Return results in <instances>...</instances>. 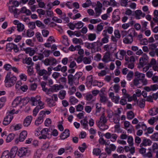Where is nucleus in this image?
I'll use <instances>...</instances> for the list:
<instances>
[{
  "mask_svg": "<svg viewBox=\"0 0 158 158\" xmlns=\"http://www.w3.org/2000/svg\"><path fill=\"white\" fill-rule=\"evenodd\" d=\"M135 78L132 81L133 84H131V87H133L134 86L140 87L139 85L140 84V81L142 83V85H145L148 83V80L145 78V75L144 74L140 73L138 71H136L135 73Z\"/></svg>",
  "mask_w": 158,
  "mask_h": 158,
  "instance_id": "f257e3e1",
  "label": "nucleus"
},
{
  "mask_svg": "<svg viewBox=\"0 0 158 158\" xmlns=\"http://www.w3.org/2000/svg\"><path fill=\"white\" fill-rule=\"evenodd\" d=\"M17 81V78L11 72H8L5 77V83L6 87H10L13 86Z\"/></svg>",
  "mask_w": 158,
  "mask_h": 158,
  "instance_id": "f03ea898",
  "label": "nucleus"
},
{
  "mask_svg": "<svg viewBox=\"0 0 158 158\" xmlns=\"http://www.w3.org/2000/svg\"><path fill=\"white\" fill-rule=\"evenodd\" d=\"M41 135L39 137L40 139H46L52 135V132L48 128H44L41 131Z\"/></svg>",
  "mask_w": 158,
  "mask_h": 158,
  "instance_id": "7ed1b4c3",
  "label": "nucleus"
},
{
  "mask_svg": "<svg viewBox=\"0 0 158 158\" xmlns=\"http://www.w3.org/2000/svg\"><path fill=\"white\" fill-rule=\"evenodd\" d=\"M30 154V151L26 148H21L18 151L17 155L20 157L28 156Z\"/></svg>",
  "mask_w": 158,
  "mask_h": 158,
  "instance_id": "20e7f679",
  "label": "nucleus"
},
{
  "mask_svg": "<svg viewBox=\"0 0 158 158\" xmlns=\"http://www.w3.org/2000/svg\"><path fill=\"white\" fill-rule=\"evenodd\" d=\"M44 63L46 66L53 65L57 63L56 59L53 57H50L49 58H46L44 61Z\"/></svg>",
  "mask_w": 158,
  "mask_h": 158,
  "instance_id": "39448f33",
  "label": "nucleus"
},
{
  "mask_svg": "<svg viewBox=\"0 0 158 158\" xmlns=\"http://www.w3.org/2000/svg\"><path fill=\"white\" fill-rule=\"evenodd\" d=\"M104 136L107 139H110V141L113 142H115L118 137V135L115 134H111L107 132L104 135Z\"/></svg>",
  "mask_w": 158,
  "mask_h": 158,
  "instance_id": "423d86ee",
  "label": "nucleus"
},
{
  "mask_svg": "<svg viewBox=\"0 0 158 158\" xmlns=\"http://www.w3.org/2000/svg\"><path fill=\"white\" fill-rule=\"evenodd\" d=\"M64 88V86L61 85L55 84L49 88L50 92H56Z\"/></svg>",
  "mask_w": 158,
  "mask_h": 158,
  "instance_id": "0eeeda50",
  "label": "nucleus"
},
{
  "mask_svg": "<svg viewBox=\"0 0 158 158\" xmlns=\"http://www.w3.org/2000/svg\"><path fill=\"white\" fill-rule=\"evenodd\" d=\"M117 10H115L113 13V20L111 21V23L113 24H114L116 22L118 21L120 19V17L119 16V12H117Z\"/></svg>",
  "mask_w": 158,
  "mask_h": 158,
  "instance_id": "6e6552de",
  "label": "nucleus"
},
{
  "mask_svg": "<svg viewBox=\"0 0 158 158\" xmlns=\"http://www.w3.org/2000/svg\"><path fill=\"white\" fill-rule=\"evenodd\" d=\"M37 73L40 76H43V79L44 80H47L48 79V76L47 75L48 72L45 69H41Z\"/></svg>",
  "mask_w": 158,
  "mask_h": 158,
  "instance_id": "1a4fd4ad",
  "label": "nucleus"
},
{
  "mask_svg": "<svg viewBox=\"0 0 158 158\" xmlns=\"http://www.w3.org/2000/svg\"><path fill=\"white\" fill-rule=\"evenodd\" d=\"M133 99H128V101L130 102ZM134 101L137 102V104L140 108H143L145 106V99H133Z\"/></svg>",
  "mask_w": 158,
  "mask_h": 158,
  "instance_id": "9d476101",
  "label": "nucleus"
},
{
  "mask_svg": "<svg viewBox=\"0 0 158 158\" xmlns=\"http://www.w3.org/2000/svg\"><path fill=\"white\" fill-rule=\"evenodd\" d=\"M27 134V133L26 131H22L20 134L19 139H16L15 140V142H18V140L20 142L23 141L26 138Z\"/></svg>",
  "mask_w": 158,
  "mask_h": 158,
  "instance_id": "9b49d317",
  "label": "nucleus"
},
{
  "mask_svg": "<svg viewBox=\"0 0 158 158\" xmlns=\"http://www.w3.org/2000/svg\"><path fill=\"white\" fill-rule=\"evenodd\" d=\"M9 11L11 13H13L14 17L17 18L18 15H19V13H17V12L19 11V9L16 8L14 6H11L9 7Z\"/></svg>",
  "mask_w": 158,
  "mask_h": 158,
  "instance_id": "f8f14e48",
  "label": "nucleus"
},
{
  "mask_svg": "<svg viewBox=\"0 0 158 158\" xmlns=\"http://www.w3.org/2000/svg\"><path fill=\"white\" fill-rule=\"evenodd\" d=\"M32 119V117L31 116L29 115L27 116L24 119L23 125L24 126L27 127L29 126L31 123Z\"/></svg>",
  "mask_w": 158,
  "mask_h": 158,
  "instance_id": "ddd939ff",
  "label": "nucleus"
},
{
  "mask_svg": "<svg viewBox=\"0 0 158 158\" xmlns=\"http://www.w3.org/2000/svg\"><path fill=\"white\" fill-rule=\"evenodd\" d=\"M13 118V115H10L7 114L6 116L4 118L3 121V124L6 126L9 124L12 120Z\"/></svg>",
  "mask_w": 158,
  "mask_h": 158,
  "instance_id": "4468645a",
  "label": "nucleus"
},
{
  "mask_svg": "<svg viewBox=\"0 0 158 158\" xmlns=\"http://www.w3.org/2000/svg\"><path fill=\"white\" fill-rule=\"evenodd\" d=\"M152 142V141L150 139L144 138L143 139L142 143L140 145V146L142 147L143 146H150L151 145Z\"/></svg>",
  "mask_w": 158,
  "mask_h": 158,
  "instance_id": "2eb2a0df",
  "label": "nucleus"
},
{
  "mask_svg": "<svg viewBox=\"0 0 158 158\" xmlns=\"http://www.w3.org/2000/svg\"><path fill=\"white\" fill-rule=\"evenodd\" d=\"M70 131L69 129H66L60 135V137L61 139H64L68 137L70 135Z\"/></svg>",
  "mask_w": 158,
  "mask_h": 158,
  "instance_id": "dca6fc26",
  "label": "nucleus"
},
{
  "mask_svg": "<svg viewBox=\"0 0 158 158\" xmlns=\"http://www.w3.org/2000/svg\"><path fill=\"white\" fill-rule=\"evenodd\" d=\"M18 150V148L16 146H14L11 148L10 153V158H14Z\"/></svg>",
  "mask_w": 158,
  "mask_h": 158,
  "instance_id": "f3484780",
  "label": "nucleus"
},
{
  "mask_svg": "<svg viewBox=\"0 0 158 158\" xmlns=\"http://www.w3.org/2000/svg\"><path fill=\"white\" fill-rule=\"evenodd\" d=\"M116 146L114 144H111L109 145V147L106 148L105 150L108 155L110 154L111 151H114L116 149Z\"/></svg>",
  "mask_w": 158,
  "mask_h": 158,
  "instance_id": "a211bd4d",
  "label": "nucleus"
},
{
  "mask_svg": "<svg viewBox=\"0 0 158 158\" xmlns=\"http://www.w3.org/2000/svg\"><path fill=\"white\" fill-rule=\"evenodd\" d=\"M148 57L147 55L145 53L143 54V56L139 59V63L140 65L143 67L145 65L147 62Z\"/></svg>",
  "mask_w": 158,
  "mask_h": 158,
  "instance_id": "6ab92c4d",
  "label": "nucleus"
},
{
  "mask_svg": "<svg viewBox=\"0 0 158 158\" xmlns=\"http://www.w3.org/2000/svg\"><path fill=\"white\" fill-rule=\"evenodd\" d=\"M120 116L117 113H115V114L111 119H110L111 122H113L115 123H119L120 120Z\"/></svg>",
  "mask_w": 158,
  "mask_h": 158,
  "instance_id": "aec40b11",
  "label": "nucleus"
},
{
  "mask_svg": "<svg viewBox=\"0 0 158 158\" xmlns=\"http://www.w3.org/2000/svg\"><path fill=\"white\" fill-rule=\"evenodd\" d=\"M97 125L101 131H103L108 129L109 127L108 126L105 124L98 123Z\"/></svg>",
  "mask_w": 158,
  "mask_h": 158,
  "instance_id": "412c9836",
  "label": "nucleus"
},
{
  "mask_svg": "<svg viewBox=\"0 0 158 158\" xmlns=\"http://www.w3.org/2000/svg\"><path fill=\"white\" fill-rule=\"evenodd\" d=\"M133 41V38L132 37H130L128 35L123 39V42L126 44H131Z\"/></svg>",
  "mask_w": 158,
  "mask_h": 158,
  "instance_id": "4be33fe9",
  "label": "nucleus"
},
{
  "mask_svg": "<svg viewBox=\"0 0 158 158\" xmlns=\"http://www.w3.org/2000/svg\"><path fill=\"white\" fill-rule=\"evenodd\" d=\"M128 35L130 37H132V38L134 36H136L137 35V33H136L135 30L134 28H132L130 29L128 31Z\"/></svg>",
  "mask_w": 158,
  "mask_h": 158,
  "instance_id": "5701e85b",
  "label": "nucleus"
},
{
  "mask_svg": "<svg viewBox=\"0 0 158 158\" xmlns=\"http://www.w3.org/2000/svg\"><path fill=\"white\" fill-rule=\"evenodd\" d=\"M117 48L116 44L115 43H112L110 44L108 52L109 53L114 52Z\"/></svg>",
  "mask_w": 158,
  "mask_h": 158,
  "instance_id": "b1692460",
  "label": "nucleus"
},
{
  "mask_svg": "<svg viewBox=\"0 0 158 158\" xmlns=\"http://www.w3.org/2000/svg\"><path fill=\"white\" fill-rule=\"evenodd\" d=\"M15 44L10 43L7 44L6 46V51L7 52H11L14 48Z\"/></svg>",
  "mask_w": 158,
  "mask_h": 158,
  "instance_id": "393cba45",
  "label": "nucleus"
},
{
  "mask_svg": "<svg viewBox=\"0 0 158 158\" xmlns=\"http://www.w3.org/2000/svg\"><path fill=\"white\" fill-rule=\"evenodd\" d=\"M57 99H47L46 101L48 106L50 107H52L56 105L55 102L57 101Z\"/></svg>",
  "mask_w": 158,
  "mask_h": 158,
  "instance_id": "a878e982",
  "label": "nucleus"
},
{
  "mask_svg": "<svg viewBox=\"0 0 158 158\" xmlns=\"http://www.w3.org/2000/svg\"><path fill=\"white\" fill-rule=\"evenodd\" d=\"M110 53L109 52H107L104 56L102 60L105 63H107L110 60Z\"/></svg>",
  "mask_w": 158,
  "mask_h": 158,
  "instance_id": "bb28decb",
  "label": "nucleus"
},
{
  "mask_svg": "<svg viewBox=\"0 0 158 158\" xmlns=\"http://www.w3.org/2000/svg\"><path fill=\"white\" fill-rule=\"evenodd\" d=\"M46 83L44 81H42L41 83V85L42 87V90L44 92H47L48 94H49L50 91L49 90V89H48L45 87Z\"/></svg>",
  "mask_w": 158,
  "mask_h": 158,
  "instance_id": "cd10ccee",
  "label": "nucleus"
},
{
  "mask_svg": "<svg viewBox=\"0 0 158 158\" xmlns=\"http://www.w3.org/2000/svg\"><path fill=\"white\" fill-rule=\"evenodd\" d=\"M141 95V91L139 89H137L135 91V94H133V99H137V97H139Z\"/></svg>",
  "mask_w": 158,
  "mask_h": 158,
  "instance_id": "c85d7f7f",
  "label": "nucleus"
},
{
  "mask_svg": "<svg viewBox=\"0 0 158 158\" xmlns=\"http://www.w3.org/2000/svg\"><path fill=\"white\" fill-rule=\"evenodd\" d=\"M80 123L84 128H86L88 127V122L86 118H85L84 119L81 120L80 121Z\"/></svg>",
  "mask_w": 158,
  "mask_h": 158,
  "instance_id": "c756f323",
  "label": "nucleus"
},
{
  "mask_svg": "<svg viewBox=\"0 0 158 158\" xmlns=\"http://www.w3.org/2000/svg\"><path fill=\"white\" fill-rule=\"evenodd\" d=\"M135 117V114L132 111H131L127 112V118L129 120L133 119Z\"/></svg>",
  "mask_w": 158,
  "mask_h": 158,
  "instance_id": "7c9ffc66",
  "label": "nucleus"
},
{
  "mask_svg": "<svg viewBox=\"0 0 158 158\" xmlns=\"http://www.w3.org/2000/svg\"><path fill=\"white\" fill-rule=\"evenodd\" d=\"M15 135L13 133L10 134L7 137L6 141L8 143L11 141L14 138Z\"/></svg>",
  "mask_w": 158,
  "mask_h": 158,
  "instance_id": "2f4dec72",
  "label": "nucleus"
},
{
  "mask_svg": "<svg viewBox=\"0 0 158 158\" xmlns=\"http://www.w3.org/2000/svg\"><path fill=\"white\" fill-rule=\"evenodd\" d=\"M107 121V119L105 116L104 114H103L100 117V121L98 123L105 124Z\"/></svg>",
  "mask_w": 158,
  "mask_h": 158,
  "instance_id": "473e14b6",
  "label": "nucleus"
},
{
  "mask_svg": "<svg viewBox=\"0 0 158 158\" xmlns=\"http://www.w3.org/2000/svg\"><path fill=\"white\" fill-rule=\"evenodd\" d=\"M66 94V91L64 90H61L59 92V97L60 99H64Z\"/></svg>",
  "mask_w": 158,
  "mask_h": 158,
  "instance_id": "72a5a7b5",
  "label": "nucleus"
},
{
  "mask_svg": "<svg viewBox=\"0 0 158 158\" xmlns=\"http://www.w3.org/2000/svg\"><path fill=\"white\" fill-rule=\"evenodd\" d=\"M158 149V144L156 143H153L152 147V149H149V150L150 151H152V152H155L156 150Z\"/></svg>",
  "mask_w": 158,
  "mask_h": 158,
  "instance_id": "f704fd0d",
  "label": "nucleus"
},
{
  "mask_svg": "<svg viewBox=\"0 0 158 158\" xmlns=\"http://www.w3.org/2000/svg\"><path fill=\"white\" fill-rule=\"evenodd\" d=\"M10 156L9 151L8 150L5 151L2 153L1 158H9Z\"/></svg>",
  "mask_w": 158,
  "mask_h": 158,
  "instance_id": "c9c22d12",
  "label": "nucleus"
},
{
  "mask_svg": "<svg viewBox=\"0 0 158 158\" xmlns=\"http://www.w3.org/2000/svg\"><path fill=\"white\" fill-rule=\"evenodd\" d=\"M96 37V35L94 33H90L88 35V40L90 41L94 40Z\"/></svg>",
  "mask_w": 158,
  "mask_h": 158,
  "instance_id": "e433bc0d",
  "label": "nucleus"
},
{
  "mask_svg": "<svg viewBox=\"0 0 158 158\" xmlns=\"http://www.w3.org/2000/svg\"><path fill=\"white\" fill-rule=\"evenodd\" d=\"M34 34V31L31 29H28L26 32L27 36L31 37H32Z\"/></svg>",
  "mask_w": 158,
  "mask_h": 158,
  "instance_id": "4c0bfd02",
  "label": "nucleus"
},
{
  "mask_svg": "<svg viewBox=\"0 0 158 158\" xmlns=\"http://www.w3.org/2000/svg\"><path fill=\"white\" fill-rule=\"evenodd\" d=\"M93 44H94V46H93L94 49L95 48L98 49L102 45V43L99 41H97V42H94L93 43Z\"/></svg>",
  "mask_w": 158,
  "mask_h": 158,
  "instance_id": "58836bf2",
  "label": "nucleus"
},
{
  "mask_svg": "<svg viewBox=\"0 0 158 158\" xmlns=\"http://www.w3.org/2000/svg\"><path fill=\"white\" fill-rule=\"evenodd\" d=\"M22 101L21 99H14L12 103V105L13 107H16L17 105L20 104Z\"/></svg>",
  "mask_w": 158,
  "mask_h": 158,
  "instance_id": "ea45409f",
  "label": "nucleus"
},
{
  "mask_svg": "<svg viewBox=\"0 0 158 158\" xmlns=\"http://www.w3.org/2000/svg\"><path fill=\"white\" fill-rule=\"evenodd\" d=\"M17 30L19 32H21L23 31L24 28V26L23 24L19 23V24H17Z\"/></svg>",
  "mask_w": 158,
  "mask_h": 158,
  "instance_id": "a19ab883",
  "label": "nucleus"
},
{
  "mask_svg": "<svg viewBox=\"0 0 158 158\" xmlns=\"http://www.w3.org/2000/svg\"><path fill=\"white\" fill-rule=\"evenodd\" d=\"M150 138L154 141H158V132L154 133L150 136Z\"/></svg>",
  "mask_w": 158,
  "mask_h": 158,
  "instance_id": "79ce46f5",
  "label": "nucleus"
},
{
  "mask_svg": "<svg viewBox=\"0 0 158 158\" xmlns=\"http://www.w3.org/2000/svg\"><path fill=\"white\" fill-rule=\"evenodd\" d=\"M95 11L96 14L95 16L96 17H98L100 15L102 11V9L96 7L95 8Z\"/></svg>",
  "mask_w": 158,
  "mask_h": 158,
  "instance_id": "37998d69",
  "label": "nucleus"
},
{
  "mask_svg": "<svg viewBox=\"0 0 158 158\" xmlns=\"http://www.w3.org/2000/svg\"><path fill=\"white\" fill-rule=\"evenodd\" d=\"M35 36L37 38L38 41L40 42H42L43 41V39L41 36V34L40 32H36L35 34Z\"/></svg>",
  "mask_w": 158,
  "mask_h": 158,
  "instance_id": "c03bdc74",
  "label": "nucleus"
},
{
  "mask_svg": "<svg viewBox=\"0 0 158 158\" xmlns=\"http://www.w3.org/2000/svg\"><path fill=\"white\" fill-rule=\"evenodd\" d=\"M21 128V125L19 124H17L15 125H12L10 128L12 130H14L15 131H17L19 130Z\"/></svg>",
  "mask_w": 158,
  "mask_h": 158,
  "instance_id": "a18cd8bd",
  "label": "nucleus"
},
{
  "mask_svg": "<svg viewBox=\"0 0 158 158\" xmlns=\"http://www.w3.org/2000/svg\"><path fill=\"white\" fill-rule=\"evenodd\" d=\"M101 151L99 148H94L93 151V153L94 155H95L96 156H98L100 154Z\"/></svg>",
  "mask_w": 158,
  "mask_h": 158,
  "instance_id": "49530a36",
  "label": "nucleus"
},
{
  "mask_svg": "<svg viewBox=\"0 0 158 158\" xmlns=\"http://www.w3.org/2000/svg\"><path fill=\"white\" fill-rule=\"evenodd\" d=\"M75 28L77 29H80L83 26V23L81 21L78 22L77 23H75Z\"/></svg>",
  "mask_w": 158,
  "mask_h": 158,
  "instance_id": "de8ad7c7",
  "label": "nucleus"
},
{
  "mask_svg": "<svg viewBox=\"0 0 158 158\" xmlns=\"http://www.w3.org/2000/svg\"><path fill=\"white\" fill-rule=\"evenodd\" d=\"M61 76L60 73L56 72H54L52 75V77L56 80L57 79Z\"/></svg>",
  "mask_w": 158,
  "mask_h": 158,
  "instance_id": "09e8293b",
  "label": "nucleus"
},
{
  "mask_svg": "<svg viewBox=\"0 0 158 158\" xmlns=\"http://www.w3.org/2000/svg\"><path fill=\"white\" fill-rule=\"evenodd\" d=\"M73 76L71 74H69L68 77V83L71 85L73 84Z\"/></svg>",
  "mask_w": 158,
  "mask_h": 158,
  "instance_id": "8fccbe9b",
  "label": "nucleus"
},
{
  "mask_svg": "<svg viewBox=\"0 0 158 158\" xmlns=\"http://www.w3.org/2000/svg\"><path fill=\"white\" fill-rule=\"evenodd\" d=\"M30 101L31 102L32 106H37L40 101V99H30Z\"/></svg>",
  "mask_w": 158,
  "mask_h": 158,
  "instance_id": "3c124183",
  "label": "nucleus"
},
{
  "mask_svg": "<svg viewBox=\"0 0 158 158\" xmlns=\"http://www.w3.org/2000/svg\"><path fill=\"white\" fill-rule=\"evenodd\" d=\"M94 44L92 43H89L86 42L85 44V46L88 49H94Z\"/></svg>",
  "mask_w": 158,
  "mask_h": 158,
  "instance_id": "603ef678",
  "label": "nucleus"
},
{
  "mask_svg": "<svg viewBox=\"0 0 158 158\" xmlns=\"http://www.w3.org/2000/svg\"><path fill=\"white\" fill-rule=\"evenodd\" d=\"M133 139L132 136H130L128 137L127 139V142L129 143V146H131L133 145Z\"/></svg>",
  "mask_w": 158,
  "mask_h": 158,
  "instance_id": "864d4df0",
  "label": "nucleus"
},
{
  "mask_svg": "<svg viewBox=\"0 0 158 158\" xmlns=\"http://www.w3.org/2000/svg\"><path fill=\"white\" fill-rule=\"evenodd\" d=\"M73 41L74 44H77L78 43L80 44H83V41L81 39H77V38H74L73 39Z\"/></svg>",
  "mask_w": 158,
  "mask_h": 158,
  "instance_id": "5fc2aeb1",
  "label": "nucleus"
},
{
  "mask_svg": "<svg viewBox=\"0 0 158 158\" xmlns=\"http://www.w3.org/2000/svg\"><path fill=\"white\" fill-rule=\"evenodd\" d=\"M102 24H103V23H101L97 25L96 31L97 33H98L103 29L104 26L102 25Z\"/></svg>",
  "mask_w": 158,
  "mask_h": 158,
  "instance_id": "6e6d98bb",
  "label": "nucleus"
},
{
  "mask_svg": "<svg viewBox=\"0 0 158 158\" xmlns=\"http://www.w3.org/2000/svg\"><path fill=\"white\" fill-rule=\"evenodd\" d=\"M83 61L84 63L85 64H89L91 62L90 59L86 57L83 58Z\"/></svg>",
  "mask_w": 158,
  "mask_h": 158,
  "instance_id": "4d7b16f0",
  "label": "nucleus"
},
{
  "mask_svg": "<svg viewBox=\"0 0 158 158\" xmlns=\"http://www.w3.org/2000/svg\"><path fill=\"white\" fill-rule=\"evenodd\" d=\"M35 23L36 25L39 27H40L41 28H44L45 27V26L40 21L37 20Z\"/></svg>",
  "mask_w": 158,
  "mask_h": 158,
  "instance_id": "13d9d810",
  "label": "nucleus"
},
{
  "mask_svg": "<svg viewBox=\"0 0 158 158\" xmlns=\"http://www.w3.org/2000/svg\"><path fill=\"white\" fill-rule=\"evenodd\" d=\"M142 14V11L140 10H137L135 11V18L137 19H139L140 18V15Z\"/></svg>",
  "mask_w": 158,
  "mask_h": 158,
  "instance_id": "bf43d9fd",
  "label": "nucleus"
},
{
  "mask_svg": "<svg viewBox=\"0 0 158 158\" xmlns=\"http://www.w3.org/2000/svg\"><path fill=\"white\" fill-rule=\"evenodd\" d=\"M133 72L131 71H130L129 73H128L127 77L128 80L131 81V80L133 78Z\"/></svg>",
  "mask_w": 158,
  "mask_h": 158,
  "instance_id": "052dcab7",
  "label": "nucleus"
},
{
  "mask_svg": "<svg viewBox=\"0 0 158 158\" xmlns=\"http://www.w3.org/2000/svg\"><path fill=\"white\" fill-rule=\"evenodd\" d=\"M41 156L40 151L39 150H37L35 153L33 158H40Z\"/></svg>",
  "mask_w": 158,
  "mask_h": 158,
  "instance_id": "680f3d73",
  "label": "nucleus"
},
{
  "mask_svg": "<svg viewBox=\"0 0 158 158\" xmlns=\"http://www.w3.org/2000/svg\"><path fill=\"white\" fill-rule=\"evenodd\" d=\"M39 116L38 117L42 119L43 121H44V118L46 116V114H44V110H42L41 111L39 114Z\"/></svg>",
  "mask_w": 158,
  "mask_h": 158,
  "instance_id": "e2e57ef3",
  "label": "nucleus"
},
{
  "mask_svg": "<svg viewBox=\"0 0 158 158\" xmlns=\"http://www.w3.org/2000/svg\"><path fill=\"white\" fill-rule=\"evenodd\" d=\"M87 82L88 83L89 85H91L93 82V77L92 75L88 76L86 78Z\"/></svg>",
  "mask_w": 158,
  "mask_h": 158,
  "instance_id": "0e129e2a",
  "label": "nucleus"
},
{
  "mask_svg": "<svg viewBox=\"0 0 158 158\" xmlns=\"http://www.w3.org/2000/svg\"><path fill=\"white\" fill-rule=\"evenodd\" d=\"M64 40H63V44L66 46L69 45V43L68 41V38L65 35L63 36Z\"/></svg>",
  "mask_w": 158,
  "mask_h": 158,
  "instance_id": "69168bd1",
  "label": "nucleus"
},
{
  "mask_svg": "<svg viewBox=\"0 0 158 158\" xmlns=\"http://www.w3.org/2000/svg\"><path fill=\"white\" fill-rule=\"evenodd\" d=\"M23 61V63L25 62V63H26L28 65L31 64L32 62V59L30 57H28V58H26Z\"/></svg>",
  "mask_w": 158,
  "mask_h": 158,
  "instance_id": "338daca9",
  "label": "nucleus"
},
{
  "mask_svg": "<svg viewBox=\"0 0 158 158\" xmlns=\"http://www.w3.org/2000/svg\"><path fill=\"white\" fill-rule=\"evenodd\" d=\"M113 156L114 158H127V157L125 155H120L118 156L116 154H113Z\"/></svg>",
  "mask_w": 158,
  "mask_h": 158,
  "instance_id": "774afa93",
  "label": "nucleus"
}]
</instances>
